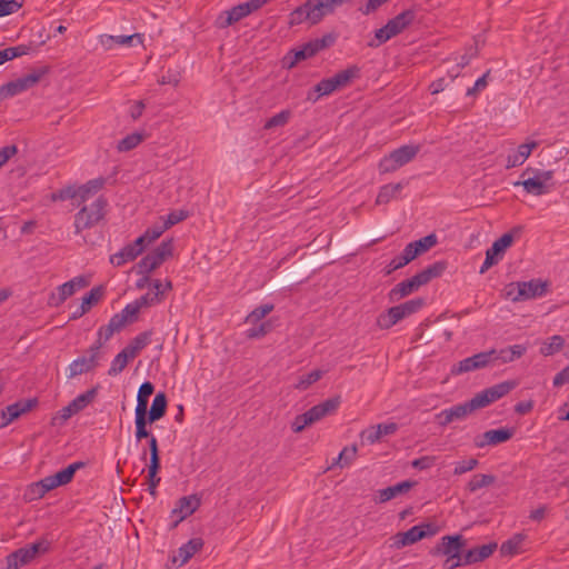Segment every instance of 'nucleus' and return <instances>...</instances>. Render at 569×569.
Returning <instances> with one entry per match:
<instances>
[{"mask_svg":"<svg viewBox=\"0 0 569 569\" xmlns=\"http://www.w3.org/2000/svg\"><path fill=\"white\" fill-rule=\"evenodd\" d=\"M346 0H307L289 14L291 26L309 23L318 24L326 16L335 12L336 8Z\"/></svg>","mask_w":569,"mask_h":569,"instance_id":"f257e3e1","label":"nucleus"},{"mask_svg":"<svg viewBox=\"0 0 569 569\" xmlns=\"http://www.w3.org/2000/svg\"><path fill=\"white\" fill-rule=\"evenodd\" d=\"M466 545L467 540L461 535L443 536L429 553L432 557H446L443 567L455 569L463 566Z\"/></svg>","mask_w":569,"mask_h":569,"instance_id":"f03ea898","label":"nucleus"},{"mask_svg":"<svg viewBox=\"0 0 569 569\" xmlns=\"http://www.w3.org/2000/svg\"><path fill=\"white\" fill-rule=\"evenodd\" d=\"M359 76L360 69L357 66L348 67L347 69L337 72L331 78L322 79L315 86L313 91L308 92L307 99L316 102L320 97L329 96L337 90L346 88Z\"/></svg>","mask_w":569,"mask_h":569,"instance_id":"7ed1b4c3","label":"nucleus"},{"mask_svg":"<svg viewBox=\"0 0 569 569\" xmlns=\"http://www.w3.org/2000/svg\"><path fill=\"white\" fill-rule=\"evenodd\" d=\"M415 18L416 13L413 10L402 11L395 18L390 19L383 27L376 30L375 38L369 41L368 46L371 48H377L383 44L391 38L406 30L413 22Z\"/></svg>","mask_w":569,"mask_h":569,"instance_id":"20e7f679","label":"nucleus"},{"mask_svg":"<svg viewBox=\"0 0 569 569\" xmlns=\"http://www.w3.org/2000/svg\"><path fill=\"white\" fill-rule=\"evenodd\" d=\"M523 180L516 181L515 187L522 186L527 193L533 196H543L550 192L552 184L550 181L553 178L552 170H537L533 171L527 168L521 173Z\"/></svg>","mask_w":569,"mask_h":569,"instance_id":"39448f33","label":"nucleus"},{"mask_svg":"<svg viewBox=\"0 0 569 569\" xmlns=\"http://www.w3.org/2000/svg\"><path fill=\"white\" fill-rule=\"evenodd\" d=\"M106 206L107 201L99 197L90 206L82 207L74 216V232L79 234L97 226L106 214Z\"/></svg>","mask_w":569,"mask_h":569,"instance_id":"423d86ee","label":"nucleus"},{"mask_svg":"<svg viewBox=\"0 0 569 569\" xmlns=\"http://www.w3.org/2000/svg\"><path fill=\"white\" fill-rule=\"evenodd\" d=\"M425 301L421 298L408 300L399 306L389 308L385 313L379 315L377 325L381 329H390L402 319L419 311Z\"/></svg>","mask_w":569,"mask_h":569,"instance_id":"0eeeda50","label":"nucleus"},{"mask_svg":"<svg viewBox=\"0 0 569 569\" xmlns=\"http://www.w3.org/2000/svg\"><path fill=\"white\" fill-rule=\"evenodd\" d=\"M419 146L406 144L386 154L378 164L380 173H390L412 161L418 154Z\"/></svg>","mask_w":569,"mask_h":569,"instance_id":"6e6552de","label":"nucleus"},{"mask_svg":"<svg viewBox=\"0 0 569 569\" xmlns=\"http://www.w3.org/2000/svg\"><path fill=\"white\" fill-rule=\"evenodd\" d=\"M50 549V542L46 538L27 545L7 556V569H18L30 563L38 555L46 553Z\"/></svg>","mask_w":569,"mask_h":569,"instance_id":"1a4fd4ad","label":"nucleus"},{"mask_svg":"<svg viewBox=\"0 0 569 569\" xmlns=\"http://www.w3.org/2000/svg\"><path fill=\"white\" fill-rule=\"evenodd\" d=\"M267 1L268 0H249L243 3H239L229 10H224L217 17L216 27L219 29L228 28L259 10L267 3Z\"/></svg>","mask_w":569,"mask_h":569,"instance_id":"9d476101","label":"nucleus"},{"mask_svg":"<svg viewBox=\"0 0 569 569\" xmlns=\"http://www.w3.org/2000/svg\"><path fill=\"white\" fill-rule=\"evenodd\" d=\"M173 253L172 239L162 241L154 250L144 256L138 263V273L148 274L159 268Z\"/></svg>","mask_w":569,"mask_h":569,"instance_id":"9b49d317","label":"nucleus"},{"mask_svg":"<svg viewBox=\"0 0 569 569\" xmlns=\"http://www.w3.org/2000/svg\"><path fill=\"white\" fill-rule=\"evenodd\" d=\"M83 466L84 463L81 461L73 462L69 465L67 468L58 471L57 473L41 479L39 482L34 485L39 496L42 497L48 491L71 482L76 471L82 468Z\"/></svg>","mask_w":569,"mask_h":569,"instance_id":"f8f14e48","label":"nucleus"},{"mask_svg":"<svg viewBox=\"0 0 569 569\" xmlns=\"http://www.w3.org/2000/svg\"><path fill=\"white\" fill-rule=\"evenodd\" d=\"M517 386H518V381H516V380L502 381L500 383H497L492 387H489V388L482 390L481 392H478L471 399L473 401V405L477 407V409H482V408L491 405L492 402L507 396Z\"/></svg>","mask_w":569,"mask_h":569,"instance_id":"ddd939ff","label":"nucleus"},{"mask_svg":"<svg viewBox=\"0 0 569 569\" xmlns=\"http://www.w3.org/2000/svg\"><path fill=\"white\" fill-rule=\"evenodd\" d=\"M44 71H33L26 76H22L13 81H10L0 87V100H4L14 97L21 92H24L33 88L42 78Z\"/></svg>","mask_w":569,"mask_h":569,"instance_id":"4468645a","label":"nucleus"},{"mask_svg":"<svg viewBox=\"0 0 569 569\" xmlns=\"http://www.w3.org/2000/svg\"><path fill=\"white\" fill-rule=\"evenodd\" d=\"M435 533L436 528L430 523L413 526L405 532L395 535L392 537V547L400 549L413 545L426 537L433 536Z\"/></svg>","mask_w":569,"mask_h":569,"instance_id":"2eb2a0df","label":"nucleus"},{"mask_svg":"<svg viewBox=\"0 0 569 569\" xmlns=\"http://www.w3.org/2000/svg\"><path fill=\"white\" fill-rule=\"evenodd\" d=\"M491 355L492 352L483 351L476 353L471 357L465 358L463 360L455 363L451 367V375L459 376L466 372H470L473 370L482 369L491 365Z\"/></svg>","mask_w":569,"mask_h":569,"instance_id":"dca6fc26","label":"nucleus"},{"mask_svg":"<svg viewBox=\"0 0 569 569\" xmlns=\"http://www.w3.org/2000/svg\"><path fill=\"white\" fill-rule=\"evenodd\" d=\"M38 405V399L32 398L23 401H17L12 405L7 406L1 411V421L0 428H4L13 422L16 419L20 418L22 415L31 411Z\"/></svg>","mask_w":569,"mask_h":569,"instance_id":"f3484780","label":"nucleus"},{"mask_svg":"<svg viewBox=\"0 0 569 569\" xmlns=\"http://www.w3.org/2000/svg\"><path fill=\"white\" fill-rule=\"evenodd\" d=\"M89 356H81L77 359H74L68 367V378L72 379L77 376L88 373L92 370H94L99 361L101 359V352L100 351H89Z\"/></svg>","mask_w":569,"mask_h":569,"instance_id":"a211bd4d","label":"nucleus"},{"mask_svg":"<svg viewBox=\"0 0 569 569\" xmlns=\"http://www.w3.org/2000/svg\"><path fill=\"white\" fill-rule=\"evenodd\" d=\"M200 505L201 500L196 495L180 498L171 511V517L174 519L172 527H177L182 520L191 516Z\"/></svg>","mask_w":569,"mask_h":569,"instance_id":"6ab92c4d","label":"nucleus"},{"mask_svg":"<svg viewBox=\"0 0 569 569\" xmlns=\"http://www.w3.org/2000/svg\"><path fill=\"white\" fill-rule=\"evenodd\" d=\"M513 436L511 429L501 428L488 430L481 435H478L473 439V445L477 448H485L487 446H497L499 443L510 440Z\"/></svg>","mask_w":569,"mask_h":569,"instance_id":"aec40b11","label":"nucleus"},{"mask_svg":"<svg viewBox=\"0 0 569 569\" xmlns=\"http://www.w3.org/2000/svg\"><path fill=\"white\" fill-rule=\"evenodd\" d=\"M89 286V280L83 277H74L73 279L64 282L63 284L58 287V296H52L50 298L51 303L53 306H59L63 303L68 298L73 296L76 291L83 289Z\"/></svg>","mask_w":569,"mask_h":569,"instance_id":"412c9836","label":"nucleus"},{"mask_svg":"<svg viewBox=\"0 0 569 569\" xmlns=\"http://www.w3.org/2000/svg\"><path fill=\"white\" fill-rule=\"evenodd\" d=\"M99 42L103 47L104 50H113L117 46H127L133 47L143 43V34L133 33L130 36H111V34H101L99 37Z\"/></svg>","mask_w":569,"mask_h":569,"instance_id":"4be33fe9","label":"nucleus"},{"mask_svg":"<svg viewBox=\"0 0 569 569\" xmlns=\"http://www.w3.org/2000/svg\"><path fill=\"white\" fill-rule=\"evenodd\" d=\"M518 287L520 289L516 299H522V301H526L545 296L548 290V282L541 281L540 279H531L529 281H519Z\"/></svg>","mask_w":569,"mask_h":569,"instance_id":"5701e85b","label":"nucleus"},{"mask_svg":"<svg viewBox=\"0 0 569 569\" xmlns=\"http://www.w3.org/2000/svg\"><path fill=\"white\" fill-rule=\"evenodd\" d=\"M202 547L203 540L201 538L190 539L173 553L171 558L172 563L178 567L186 565Z\"/></svg>","mask_w":569,"mask_h":569,"instance_id":"b1692460","label":"nucleus"},{"mask_svg":"<svg viewBox=\"0 0 569 569\" xmlns=\"http://www.w3.org/2000/svg\"><path fill=\"white\" fill-rule=\"evenodd\" d=\"M397 430L398 425L396 422L378 423L365 429L360 437L367 443L373 445L380 441L382 437L393 435Z\"/></svg>","mask_w":569,"mask_h":569,"instance_id":"393cba45","label":"nucleus"},{"mask_svg":"<svg viewBox=\"0 0 569 569\" xmlns=\"http://www.w3.org/2000/svg\"><path fill=\"white\" fill-rule=\"evenodd\" d=\"M526 351L527 348L525 346L513 345L500 350L491 349L488 352L493 353L491 355V365H503L521 358Z\"/></svg>","mask_w":569,"mask_h":569,"instance_id":"a878e982","label":"nucleus"},{"mask_svg":"<svg viewBox=\"0 0 569 569\" xmlns=\"http://www.w3.org/2000/svg\"><path fill=\"white\" fill-rule=\"evenodd\" d=\"M422 284L420 279L417 274H415L412 278L403 280L396 284L390 291H389V299L390 301H397L400 300L412 292L417 291Z\"/></svg>","mask_w":569,"mask_h":569,"instance_id":"bb28decb","label":"nucleus"},{"mask_svg":"<svg viewBox=\"0 0 569 569\" xmlns=\"http://www.w3.org/2000/svg\"><path fill=\"white\" fill-rule=\"evenodd\" d=\"M339 403V398L327 399L326 401L310 408L308 411H306V415L311 425H313L326 416L335 412L338 409Z\"/></svg>","mask_w":569,"mask_h":569,"instance_id":"cd10ccee","label":"nucleus"},{"mask_svg":"<svg viewBox=\"0 0 569 569\" xmlns=\"http://www.w3.org/2000/svg\"><path fill=\"white\" fill-rule=\"evenodd\" d=\"M496 548V543H488L466 551L463 566L483 561L495 552Z\"/></svg>","mask_w":569,"mask_h":569,"instance_id":"c85d7f7f","label":"nucleus"},{"mask_svg":"<svg viewBox=\"0 0 569 569\" xmlns=\"http://www.w3.org/2000/svg\"><path fill=\"white\" fill-rule=\"evenodd\" d=\"M151 331H143L136 336L122 350L133 360L151 341Z\"/></svg>","mask_w":569,"mask_h":569,"instance_id":"c756f323","label":"nucleus"},{"mask_svg":"<svg viewBox=\"0 0 569 569\" xmlns=\"http://www.w3.org/2000/svg\"><path fill=\"white\" fill-rule=\"evenodd\" d=\"M415 482L406 480L402 482H399L395 486H390L388 488L381 489L378 491V499L379 502L383 503L387 502L393 498H396L399 495H403L408 492L412 487Z\"/></svg>","mask_w":569,"mask_h":569,"instance_id":"7c9ffc66","label":"nucleus"},{"mask_svg":"<svg viewBox=\"0 0 569 569\" xmlns=\"http://www.w3.org/2000/svg\"><path fill=\"white\" fill-rule=\"evenodd\" d=\"M167 396L164 392H158L152 401L151 408L148 411L150 423H153L161 419L167 411Z\"/></svg>","mask_w":569,"mask_h":569,"instance_id":"2f4dec72","label":"nucleus"},{"mask_svg":"<svg viewBox=\"0 0 569 569\" xmlns=\"http://www.w3.org/2000/svg\"><path fill=\"white\" fill-rule=\"evenodd\" d=\"M512 233H503L499 239H497L492 243V246L487 250V252L499 261L502 259L505 251L512 244Z\"/></svg>","mask_w":569,"mask_h":569,"instance_id":"473e14b6","label":"nucleus"},{"mask_svg":"<svg viewBox=\"0 0 569 569\" xmlns=\"http://www.w3.org/2000/svg\"><path fill=\"white\" fill-rule=\"evenodd\" d=\"M140 252L131 243L124 246L119 252L110 257V262L116 267H121L129 261H133Z\"/></svg>","mask_w":569,"mask_h":569,"instance_id":"72a5a7b5","label":"nucleus"},{"mask_svg":"<svg viewBox=\"0 0 569 569\" xmlns=\"http://www.w3.org/2000/svg\"><path fill=\"white\" fill-rule=\"evenodd\" d=\"M496 482V477L486 473H476L466 486V490L473 493L482 488H487Z\"/></svg>","mask_w":569,"mask_h":569,"instance_id":"f704fd0d","label":"nucleus"},{"mask_svg":"<svg viewBox=\"0 0 569 569\" xmlns=\"http://www.w3.org/2000/svg\"><path fill=\"white\" fill-rule=\"evenodd\" d=\"M525 540L526 536L523 533L513 535L510 539L501 545V553L505 556H513L521 552Z\"/></svg>","mask_w":569,"mask_h":569,"instance_id":"c9c22d12","label":"nucleus"},{"mask_svg":"<svg viewBox=\"0 0 569 569\" xmlns=\"http://www.w3.org/2000/svg\"><path fill=\"white\" fill-rule=\"evenodd\" d=\"M446 269H447V263L445 261H437V262L428 266L427 268H425L419 273H417V276L420 279V281L422 282V284H427L433 278L440 277Z\"/></svg>","mask_w":569,"mask_h":569,"instance_id":"e433bc0d","label":"nucleus"},{"mask_svg":"<svg viewBox=\"0 0 569 569\" xmlns=\"http://www.w3.org/2000/svg\"><path fill=\"white\" fill-rule=\"evenodd\" d=\"M96 396H97V388H91L90 390L76 397L69 403V406L71 407L72 411L77 415L78 412L86 409L94 400Z\"/></svg>","mask_w":569,"mask_h":569,"instance_id":"4c0bfd02","label":"nucleus"},{"mask_svg":"<svg viewBox=\"0 0 569 569\" xmlns=\"http://www.w3.org/2000/svg\"><path fill=\"white\" fill-rule=\"evenodd\" d=\"M401 183H388L380 188L376 203L377 204H386L391 199L396 198V196L401 191Z\"/></svg>","mask_w":569,"mask_h":569,"instance_id":"58836bf2","label":"nucleus"},{"mask_svg":"<svg viewBox=\"0 0 569 569\" xmlns=\"http://www.w3.org/2000/svg\"><path fill=\"white\" fill-rule=\"evenodd\" d=\"M358 448L357 446L345 447L339 453L338 458L332 462L330 468L336 466L340 468L349 467L357 457Z\"/></svg>","mask_w":569,"mask_h":569,"instance_id":"ea45409f","label":"nucleus"},{"mask_svg":"<svg viewBox=\"0 0 569 569\" xmlns=\"http://www.w3.org/2000/svg\"><path fill=\"white\" fill-rule=\"evenodd\" d=\"M565 345V339L559 336L555 335L547 339L540 347V353L545 357L552 356L556 352L560 351Z\"/></svg>","mask_w":569,"mask_h":569,"instance_id":"a19ab883","label":"nucleus"},{"mask_svg":"<svg viewBox=\"0 0 569 569\" xmlns=\"http://www.w3.org/2000/svg\"><path fill=\"white\" fill-rule=\"evenodd\" d=\"M323 375H325V371L320 370V369H316V370L310 371L307 375H302L298 378V381L295 385V388L298 390L305 391L310 386H312L315 382L320 380Z\"/></svg>","mask_w":569,"mask_h":569,"instance_id":"79ce46f5","label":"nucleus"},{"mask_svg":"<svg viewBox=\"0 0 569 569\" xmlns=\"http://www.w3.org/2000/svg\"><path fill=\"white\" fill-rule=\"evenodd\" d=\"M103 296L100 287L92 288L83 298L80 306V313H87L92 306L98 303Z\"/></svg>","mask_w":569,"mask_h":569,"instance_id":"37998d69","label":"nucleus"},{"mask_svg":"<svg viewBox=\"0 0 569 569\" xmlns=\"http://www.w3.org/2000/svg\"><path fill=\"white\" fill-rule=\"evenodd\" d=\"M450 416L452 418V421L455 420H462L470 413H472L475 410H478L477 407L473 405L472 399H470L468 402L456 405L451 408Z\"/></svg>","mask_w":569,"mask_h":569,"instance_id":"c03bdc74","label":"nucleus"},{"mask_svg":"<svg viewBox=\"0 0 569 569\" xmlns=\"http://www.w3.org/2000/svg\"><path fill=\"white\" fill-rule=\"evenodd\" d=\"M132 359L127 355L126 351L121 350L112 360L111 366L108 370V375L111 377L118 376L121 373L126 367L128 366L129 361Z\"/></svg>","mask_w":569,"mask_h":569,"instance_id":"a18cd8bd","label":"nucleus"},{"mask_svg":"<svg viewBox=\"0 0 569 569\" xmlns=\"http://www.w3.org/2000/svg\"><path fill=\"white\" fill-rule=\"evenodd\" d=\"M143 139L144 137L141 133H130L118 142L117 149L119 152L130 151L138 147L143 141Z\"/></svg>","mask_w":569,"mask_h":569,"instance_id":"49530a36","label":"nucleus"},{"mask_svg":"<svg viewBox=\"0 0 569 569\" xmlns=\"http://www.w3.org/2000/svg\"><path fill=\"white\" fill-rule=\"evenodd\" d=\"M291 116H292V112L289 109L282 110L279 113L269 118L266 121L263 128L266 130H270V129L278 128V127H284L291 119Z\"/></svg>","mask_w":569,"mask_h":569,"instance_id":"de8ad7c7","label":"nucleus"},{"mask_svg":"<svg viewBox=\"0 0 569 569\" xmlns=\"http://www.w3.org/2000/svg\"><path fill=\"white\" fill-rule=\"evenodd\" d=\"M29 48L24 44L9 47L0 50V64L28 53Z\"/></svg>","mask_w":569,"mask_h":569,"instance_id":"09e8293b","label":"nucleus"},{"mask_svg":"<svg viewBox=\"0 0 569 569\" xmlns=\"http://www.w3.org/2000/svg\"><path fill=\"white\" fill-rule=\"evenodd\" d=\"M134 425H136L134 436H136L137 441L146 439L152 435L147 428L148 425H151L148 416H134Z\"/></svg>","mask_w":569,"mask_h":569,"instance_id":"8fccbe9b","label":"nucleus"},{"mask_svg":"<svg viewBox=\"0 0 569 569\" xmlns=\"http://www.w3.org/2000/svg\"><path fill=\"white\" fill-rule=\"evenodd\" d=\"M116 332L108 325L99 328L96 342L89 348V351H100L101 347L111 339Z\"/></svg>","mask_w":569,"mask_h":569,"instance_id":"3c124183","label":"nucleus"},{"mask_svg":"<svg viewBox=\"0 0 569 569\" xmlns=\"http://www.w3.org/2000/svg\"><path fill=\"white\" fill-rule=\"evenodd\" d=\"M274 306L271 303L262 305L254 310H252L246 318V322L256 325L261 321L266 316H268Z\"/></svg>","mask_w":569,"mask_h":569,"instance_id":"603ef678","label":"nucleus"},{"mask_svg":"<svg viewBox=\"0 0 569 569\" xmlns=\"http://www.w3.org/2000/svg\"><path fill=\"white\" fill-rule=\"evenodd\" d=\"M413 249H417V256L422 254L437 244L436 234H428L417 241L411 242Z\"/></svg>","mask_w":569,"mask_h":569,"instance_id":"864d4df0","label":"nucleus"},{"mask_svg":"<svg viewBox=\"0 0 569 569\" xmlns=\"http://www.w3.org/2000/svg\"><path fill=\"white\" fill-rule=\"evenodd\" d=\"M136 300L140 305V307L143 309V308L156 306V305H159L160 302H162V293L149 291Z\"/></svg>","mask_w":569,"mask_h":569,"instance_id":"5fc2aeb1","label":"nucleus"},{"mask_svg":"<svg viewBox=\"0 0 569 569\" xmlns=\"http://www.w3.org/2000/svg\"><path fill=\"white\" fill-rule=\"evenodd\" d=\"M478 465H479V461L476 458H470V459H465V460L458 461L455 465L453 475L460 476L466 472L472 471L473 469H476L478 467Z\"/></svg>","mask_w":569,"mask_h":569,"instance_id":"6e6d98bb","label":"nucleus"},{"mask_svg":"<svg viewBox=\"0 0 569 569\" xmlns=\"http://www.w3.org/2000/svg\"><path fill=\"white\" fill-rule=\"evenodd\" d=\"M24 0H0V17L9 16L22 8Z\"/></svg>","mask_w":569,"mask_h":569,"instance_id":"4d7b16f0","label":"nucleus"},{"mask_svg":"<svg viewBox=\"0 0 569 569\" xmlns=\"http://www.w3.org/2000/svg\"><path fill=\"white\" fill-rule=\"evenodd\" d=\"M271 322L264 321L247 330V337L250 339L262 338L271 331Z\"/></svg>","mask_w":569,"mask_h":569,"instance_id":"13d9d810","label":"nucleus"},{"mask_svg":"<svg viewBox=\"0 0 569 569\" xmlns=\"http://www.w3.org/2000/svg\"><path fill=\"white\" fill-rule=\"evenodd\" d=\"M141 309L142 308L140 307V305L137 302V300H134L133 302L128 303L119 313L123 316L124 320L129 323L137 320Z\"/></svg>","mask_w":569,"mask_h":569,"instance_id":"bf43d9fd","label":"nucleus"},{"mask_svg":"<svg viewBox=\"0 0 569 569\" xmlns=\"http://www.w3.org/2000/svg\"><path fill=\"white\" fill-rule=\"evenodd\" d=\"M187 218L188 213L184 210H174L171 211L167 217H162L161 221L164 226H167V229H169L172 226L186 220Z\"/></svg>","mask_w":569,"mask_h":569,"instance_id":"052dcab7","label":"nucleus"},{"mask_svg":"<svg viewBox=\"0 0 569 569\" xmlns=\"http://www.w3.org/2000/svg\"><path fill=\"white\" fill-rule=\"evenodd\" d=\"M74 415L76 413L72 411L71 407L68 405V406L63 407L62 409H60L52 417L51 425L52 426H61Z\"/></svg>","mask_w":569,"mask_h":569,"instance_id":"680f3d73","label":"nucleus"},{"mask_svg":"<svg viewBox=\"0 0 569 569\" xmlns=\"http://www.w3.org/2000/svg\"><path fill=\"white\" fill-rule=\"evenodd\" d=\"M68 199H73V200L76 199V192H74L73 186H68V187L62 188L51 194L52 201H64Z\"/></svg>","mask_w":569,"mask_h":569,"instance_id":"e2e57ef3","label":"nucleus"},{"mask_svg":"<svg viewBox=\"0 0 569 569\" xmlns=\"http://www.w3.org/2000/svg\"><path fill=\"white\" fill-rule=\"evenodd\" d=\"M167 229V226L163 224L162 221L156 223L151 228H148L144 231V238H148L150 242L157 240Z\"/></svg>","mask_w":569,"mask_h":569,"instance_id":"0e129e2a","label":"nucleus"},{"mask_svg":"<svg viewBox=\"0 0 569 569\" xmlns=\"http://www.w3.org/2000/svg\"><path fill=\"white\" fill-rule=\"evenodd\" d=\"M18 153L16 144L4 146L0 149V168H2L12 157Z\"/></svg>","mask_w":569,"mask_h":569,"instance_id":"69168bd1","label":"nucleus"},{"mask_svg":"<svg viewBox=\"0 0 569 569\" xmlns=\"http://www.w3.org/2000/svg\"><path fill=\"white\" fill-rule=\"evenodd\" d=\"M436 462V457L433 456H423L418 459H415L411 465L413 468L425 470L431 468Z\"/></svg>","mask_w":569,"mask_h":569,"instance_id":"338daca9","label":"nucleus"},{"mask_svg":"<svg viewBox=\"0 0 569 569\" xmlns=\"http://www.w3.org/2000/svg\"><path fill=\"white\" fill-rule=\"evenodd\" d=\"M539 143L537 141H530V142H527V143H522L518 147L517 149V153L521 157V159H523V161H526L531 152L538 148Z\"/></svg>","mask_w":569,"mask_h":569,"instance_id":"774afa93","label":"nucleus"}]
</instances>
